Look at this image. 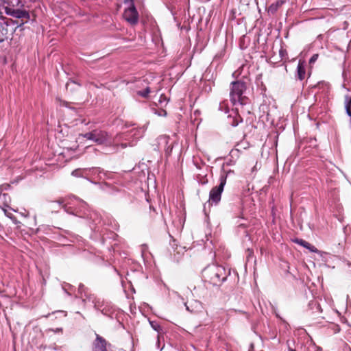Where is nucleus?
I'll list each match as a JSON object with an SVG mask.
<instances>
[{"label": "nucleus", "instance_id": "1", "mask_svg": "<svg viewBox=\"0 0 351 351\" xmlns=\"http://www.w3.org/2000/svg\"><path fill=\"white\" fill-rule=\"evenodd\" d=\"M65 212L79 217L85 218L88 220L89 226L94 232L99 233L104 239V231L106 230L103 226L111 227L113 230L118 228L117 223L111 217L106 216L102 218L100 214L95 210H90L87 204L82 199L75 197L74 200L64 205Z\"/></svg>", "mask_w": 351, "mask_h": 351}, {"label": "nucleus", "instance_id": "2", "mask_svg": "<svg viewBox=\"0 0 351 351\" xmlns=\"http://www.w3.org/2000/svg\"><path fill=\"white\" fill-rule=\"evenodd\" d=\"M82 136L87 140L92 141L99 145H104L110 149L112 152L119 150V143L116 136L112 138L110 134L105 130L95 129L92 131L82 134Z\"/></svg>", "mask_w": 351, "mask_h": 351}, {"label": "nucleus", "instance_id": "3", "mask_svg": "<svg viewBox=\"0 0 351 351\" xmlns=\"http://www.w3.org/2000/svg\"><path fill=\"white\" fill-rule=\"evenodd\" d=\"M230 274L226 269L217 265H211L205 267L202 271L204 281L213 286H220L225 282Z\"/></svg>", "mask_w": 351, "mask_h": 351}, {"label": "nucleus", "instance_id": "4", "mask_svg": "<svg viewBox=\"0 0 351 351\" xmlns=\"http://www.w3.org/2000/svg\"><path fill=\"white\" fill-rule=\"evenodd\" d=\"M85 295L86 299H84L83 302L88 301L91 302L97 311L100 312L102 315L110 319L113 318L115 313V306L111 302L97 298L94 294L88 295L85 293Z\"/></svg>", "mask_w": 351, "mask_h": 351}, {"label": "nucleus", "instance_id": "5", "mask_svg": "<svg viewBox=\"0 0 351 351\" xmlns=\"http://www.w3.org/2000/svg\"><path fill=\"white\" fill-rule=\"evenodd\" d=\"M144 128H133L127 133L118 134L116 135L119 147L125 149L128 147H132L136 142L141 138L145 133Z\"/></svg>", "mask_w": 351, "mask_h": 351}, {"label": "nucleus", "instance_id": "6", "mask_svg": "<svg viewBox=\"0 0 351 351\" xmlns=\"http://www.w3.org/2000/svg\"><path fill=\"white\" fill-rule=\"evenodd\" d=\"M246 90V84L244 82L237 80L230 84V99L234 106L244 105L245 97L243 93Z\"/></svg>", "mask_w": 351, "mask_h": 351}, {"label": "nucleus", "instance_id": "7", "mask_svg": "<svg viewBox=\"0 0 351 351\" xmlns=\"http://www.w3.org/2000/svg\"><path fill=\"white\" fill-rule=\"evenodd\" d=\"M234 171L228 170L224 171L223 170L219 176V184L217 186L212 188L209 193V202L211 204H214L215 205H217L221 201V194L223 191L224 186L226 184L227 178L230 175L233 174Z\"/></svg>", "mask_w": 351, "mask_h": 351}, {"label": "nucleus", "instance_id": "8", "mask_svg": "<svg viewBox=\"0 0 351 351\" xmlns=\"http://www.w3.org/2000/svg\"><path fill=\"white\" fill-rule=\"evenodd\" d=\"M123 18L131 25H136L138 21V13L134 5L128 6L124 10Z\"/></svg>", "mask_w": 351, "mask_h": 351}, {"label": "nucleus", "instance_id": "9", "mask_svg": "<svg viewBox=\"0 0 351 351\" xmlns=\"http://www.w3.org/2000/svg\"><path fill=\"white\" fill-rule=\"evenodd\" d=\"M5 13L16 19H29L30 15L28 11L20 9H14L9 7L5 8Z\"/></svg>", "mask_w": 351, "mask_h": 351}, {"label": "nucleus", "instance_id": "10", "mask_svg": "<svg viewBox=\"0 0 351 351\" xmlns=\"http://www.w3.org/2000/svg\"><path fill=\"white\" fill-rule=\"evenodd\" d=\"M186 310L192 314H199L203 311V305L201 302L193 300L189 302H184Z\"/></svg>", "mask_w": 351, "mask_h": 351}, {"label": "nucleus", "instance_id": "11", "mask_svg": "<svg viewBox=\"0 0 351 351\" xmlns=\"http://www.w3.org/2000/svg\"><path fill=\"white\" fill-rule=\"evenodd\" d=\"M95 339L92 343V351H108L106 340L98 334H95Z\"/></svg>", "mask_w": 351, "mask_h": 351}, {"label": "nucleus", "instance_id": "12", "mask_svg": "<svg viewBox=\"0 0 351 351\" xmlns=\"http://www.w3.org/2000/svg\"><path fill=\"white\" fill-rule=\"evenodd\" d=\"M157 140L158 146L164 149L167 156H170L173 149V145L169 143V137L167 136H160Z\"/></svg>", "mask_w": 351, "mask_h": 351}, {"label": "nucleus", "instance_id": "13", "mask_svg": "<svg viewBox=\"0 0 351 351\" xmlns=\"http://www.w3.org/2000/svg\"><path fill=\"white\" fill-rule=\"evenodd\" d=\"M87 169L88 170H89V176H95L99 179L110 178V175L111 173L109 171H104L103 169L100 167H91Z\"/></svg>", "mask_w": 351, "mask_h": 351}, {"label": "nucleus", "instance_id": "14", "mask_svg": "<svg viewBox=\"0 0 351 351\" xmlns=\"http://www.w3.org/2000/svg\"><path fill=\"white\" fill-rule=\"evenodd\" d=\"M306 64L304 60H300L297 66L295 77L300 81L303 80L306 75Z\"/></svg>", "mask_w": 351, "mask_h": 351}, {"label": "nucleus", "instance_id": "15", "mask_svg": "<svg viewBox=\"0 0 351 351\" xmlns=\"http://www.w3.org/2000/svg\"><path fill=\"white\" fill-rule=\"evenodd\" d=\"M295 243L297 244L304 247V248L308 250L311 252L315 253H319V251L317 249V247L312 244H311L309 242L302 239H295L294 241Z\"/></svg>", "mask_w": 351, "mask_h": 351}, {"label": "nucleus", "instance_id": "16", "mask_svg": "<svg viewBox=\"0 0 351 351\" xmlns=\"http://www.w3.org/2000/svg\"><path fill=\"white\" fill-rule=\"evenodd\" d=\"M289 1V0H276L269 6L267 10L268 12L274 14L282 5L287 3Z\"/></svg>", "mask_w": 351, "mask_h": 351}, {"label": "nucleus", "instance_id": "17", "mask_svg": "<svg viewBox=\"0 0 351 351\" xmlns=\"http://www.w3.org/2000/svg\"><path fill=\"white\" fill-rule=\"evenodd\" d=\"M88 171L89 170H88L87 168L76 169L71 172V175L76 178H86L90 181V180L88 178L90 176Z\"/></svg>", "mask_w": 351, "mask_h": 351}, {"label": "nucleus", "instance_id": "18", "mask_svg": "<svg viewBox=\"0 0 351 351\" xmlns=\"http://www.w3.org/2000/svg\"><path fill=\"white\" fill-rule=\"evenodd\" d=\"M344 107L346 114L350 118L351 123V97L349 95L344 96Z\"/></svg>", "mask_w": 351, "mask_h": 351}, {"label": "nucleus", "instance_id": "19", "mask_svg": "<svg viewBox=\"0 0 351 351\" xmlns=\"http://www.w3.org/2000/svg\"><path fill=\"white\" fill-rule=\"evenodd\" d=\"M0 201L2 202L3 206L8 207L10 203V197L7 193L0 194Z\"/></svg>", "mask_w": 351, "mask_h": 351}, {"label": "nucleus", "instance_id": "20", "mask_svg": "<svg viewBox=\"0 0 351 351\" xmlns=\"http://www.w3.org/2000/svg\"><path fill=\"white\" fill-rule=\"evenodd\" d=\"M149 323L152 329L156 331L158 333H160L162 331V328L158 322L149 319Z\"/></svg>", "mask_w": 351, "mask_h": 351}, {"label": "nucleus", "instance_id": "21", "mask_svg": "<svg viewBox=\"0 0 351 351\" xmlns=\"http://www.w3.org/2000/svg\"><path fill=\"white\" fill-rule=\"evenodd\" d=\"M150 93V88L146 86L145 89L136 90V94L143 98H147Z\"/></svg>", "mask_w": 351, "mask_h": 351}, {"label": "nucleus", "instance_id": "22", "mask_svg": "<svg viewBox=\"0 0 351 351\" xmlns=\"http://www.w3.org/2000/svg\"><path fill=\"white\" fill-rule=\"evenodd\" d=\"M62 202L57 201L54 202H51L49 204V209L51 210V212H53V210L60 209L62 206Z\"/></svg>", "mask_w": 351, "mask_h": 351}, {"label": "nucleus", "instance_id": "23", "mask_svg": "<svg viewBox=\"0 0 351 351\" xmlns=\"http://www.w3.org/2000/svg\"><path fill=\"white\" fill-rule=\"evenodd\" d=\"M168 101H169V99L165 95H163V94L160 95L159 99H158V103L161 106V107L166 106L167 104H168Z\"/></svg>", "mask_w": 351, "mask_h": 351}, {"label": "nucleus", "instance_id": "24", "mask_svg": "<svg viewBox=\"0 0 351 351\" xmlns=\"http://www.w3.org/2000/svg\"><path fill=\"white\" fill-rule=\"evenodd\" d=\"M62 289L66 294H68L69 295H71V292L73 290V287L70 284H65L64 285H62Z\"/></svg>", "mask_w": 351, "mask_h": 351}, {"label": "nucleus", "instance_id": "25", "mask_svg": "<svg viewBox=\"0 0 351 351\" xmlns=\"http://www.w3.org/2000/svg\"><path fill=\"white\" fill-rule=\"evenodd\" d=\"M78 291H79L81 294L84 293V296L85 298H86L85 293H86V294H88H88H90V293L88 291V290H87V289L85 287V286H84L83 284H82V283H80V284L79 285V287H78Z\"/></svg>", "mask_w": 351, "mask_h": 351}, {"label": "nucleus", "instance_id": "26", "mask_svg": "<svg viewBox=\"0 0 351 351\" xmlns=\"http://www.w3.org/2000/svg\"><path fill=\"white\" fill-rule=\"evenodd\" d=\"M308 351H322V349L315 344H311L307 347Z\"/></svg>", "mask_w": 351, "mask_h": 351}, {"label": "nucleus", "instance_id": "27", "mask_svg": "<svg viewBox=\"0 0 351 351\" xmlns=\"http://www.w3.org/2000/svg\"><path fill=\"white\" fill-rule=\"evenodd\" d=\"M154 113L160 117H165L167 115L166 110L162 108H160L159 110L154 109Z\"/></svg>", "mask_w": 351, "mask_h": 351}, {"label": "nucleus", "instance_id": "28", "mask_svg": "<svg viewBox=\"0 0 351 351\" xmlns=\"http://www.w3.org/2000/svg\"><path fill=\"white\" fill-rule=\"evenodd\" d=\"M11 188V186L8 184H4L0 186V194L4 193V191H8Z\"/></svg>", "mask_w": 351, "mask_h": 351}, {"label": "nucleus", "instance_id": "29", "mask_svg": "<svg viewBox=\"0 0 351 351\" xmlns=\"http://www.w3.org/2000/svg\"><path fill=\"white\" fill-rule=\"evenodd\" d=\"M317 58H318V54H313L309 60V63L313 64L315 62L317 61Z\"/></svg>", "mask_w": 351, "mask_h": 351}, {"label": "nucleus", "instance_id": "30", "mask_svg": "<svg viewBox=\"0 0 351 351\" xmlns=\"http://www.w3.org/2000/svg\"><path fill=\"white\" fill-rule=\"evenodd\" d=\"M279 55L281 58L283 59L285 56L287 55V51L285 49H280L279 51Z\"/></svg>", "mask_w": 351, "mask_h": 351}, {"label": "nucleus", "instance_id": "31", "mask_svg": "<svg viewBox=\"0 0 351 351\" xmlns=\"http://www.w3.org/2000/svg\"><path fill=\"white\" fill-rule=\"evenodd\" d=\"M144 84H147V81H145V80H139L136 82L137 86H143Z\"/></svg>", "mask_w": 351, "mask_h": 351}, {"label": "nucleus", "instance_id": "32", "mask_svg": "<svg viewBox=\"0 0 351 351\" xmlns=\"http://www.w3.org/2000/svg\"><path fill=\"white\" fill-rule=\"evenodd\" d=\"M280 320L281 321L282 324L284 325L285 328L286 329H288L289 327V324L282 317H280Z\"/></svg>", "mask_w": 351, "mask_h": 351}, {"label": "nucleus", "instance_id": "33", "mask_svg": "<svg viewBox=\"0 0 351 351\" xmlns=\"http://www.w3.org/2000/svg\"><path fill=\"white\" fill-rule=\"evenodd\" d=\"M124 3L128 5V6H130L132 5H134V0H124Z\"/></svg>", "mask_w": 351, "mask_h": 351}, {"label": "nucleus", "instance_id": "34", "mask_svg": "<svg viewBox=\"0 0 351 351\" xmlns=\"http://www.w3.org/2000/svg\"><path fill=\"white\" fill-rule=\"evenodd\" d=\"M86 149L88 151H93V152H96L97 151V149L93 147H90V146H88L86 147Z\"/></svg>", "mask_w": 351, "mask_h": 351}, {"label": "nucleus", "instance_id": "35", "mask_svg": "<svg viewBox=\"0 0 351 351\" xmlns=\"http://www.w3.org/2000/svg\"><path fill=\"white\" fill-rule=\"evenodd\" d=\"M189 351H196V348L193 345H191L190 348H189Z\"/></svg>", "mask_w": 351, "mask_h": 351}, {"label": "nucleus", "instance_id": "36", "mask_svg": "<svg viewBox=\"0 0 351 351\" xmlns=\"http://www.w3.org/2000/svg\"><path fill=\"white\" fill-rule=\"evenodd\" d=\"M320 84H324V85H326L327 86H328V84L324 82H318L317 86H319Z\"/></svg>", "mask_w": 351, "mask_h": 351}, {"label": "nucleus", "instance_id": "37", "mask_svg": "<svg viewBox=\"0 0 351 351\" xmlns=\"http://www.w3.org/2000/svg\"><path fill=\"white\" fill-rule=\"evenodd\" d=\"M207 182H208V180L206 178H205V180L201 182V184H206Z\"/></svg>", "mask_w": 351, "mask_h": 351}, {"label": "nucleus", "instance_id": "38", "mask_svg": "<svg viewBox=\"0 0 351 351\" xmlns=\"http://www.w3.org/2000/svg\"><path fill=\"white\" fill-rule=\"evenodd\" d=\"M276 316L280 319V317H281L278 313H276Z\"/></svg>", "mask_w": 351, "mask_h": 351}, {"label": "nucleus", "instance_id": "39", "mask_svg": "<svg viewBox=\"0 0 351 351\" xmlns=\"http://www.w3.org/2000/svg\"><path fill=\"white\" fill-rule=\"evenodd\" d=\"M289 351H296L295 349H293L291 348H289Z\"/></svg>", "mask_w": 351, "mask_h": 351}, {"label": "nucleus", "instance_id": "40", "mask_svg": "<svg viewBox=\"0 0 351 351\" xmlns=\"http://www.w3.org/2000/svg\"><path fill=\"white\" fill-rule=\"evenodd\" d=\"M3 38H0V43H3Z\"/></svg>", "mask_w": 351, "mask_h": 351}, {"label": "nucleus", "instance_id": "41", "mask_svg": "<svg viewBox=\"0 0 351 351\" xmlns=\"http://www.w3.org/2000/svg\"><path fill=\"white\" fill-rule=\"evenodd\" d=\"M221 106H222V104H219V109H220V110H221Z\"/></svg>", "mask_w": 351, "mask_h": 351}, {"label": "nucleus", "instance_id": "42", "mask_svg": "<svg viewBox=\"0 0 351 351\" xmlns=\"http://www.w3.org/2000/svg\"><path fill=\"white\" fill-rule=\"evenodd\" d=\"M271 339H275L276 338V335L273 336L271 337Z\"/></svg>", "mask_w": 351, "mask_h": 351}, {"label": "nucleus", "instance_id": "43", "mask_svg": "<svg viewBox=\"0 0 351 351\" xmlns=\"http://www.w3.org/2000/svg\"><path fill=\"white\" fill-rule=\"evenodd\" d=\"M143 248H144V247H147V245H143Z\"/></svg>", "mask_w": 351, "mask_h": 351}, {"label": "nucleus", "instance_id": "44", "mask_svg": "<svg viewBox=\"0 0 351 351\" xmlns=\"http://www.w3.org/2000/svg\"><path fill=\"white\" fill-rule=\"evenodd\" d=\"M2 26H3L2 23H0V27H2Z\"/></svg>", "mask_w": 351, "mask_h": 351}, {"label": "nucleus", "instance_id": "45", "mask_svg": "<svg viewBox=\"0 0 351 351\" xmlns=\"http://www.w3.org/2000/svg\"><path fill=\"white\" fill-rule=\"evenodd\" d=\"M249 351H252V350H249Z\"/></svg>", "mask_w": 351, "mask_h": 351}, {"label": "nucleus", "instance_id": "46", "mask_svg": "<svg viewBox=\"0 0 351 351\" xmlns=\"http://www.w3.org/2000/svg\"><path fill=\"white\" fill-rule=\"evenodd\" d=\"M306 351H308V350H306Z\"/></svg>", "mask_w": 351, "mask_h": 351}]
</instances>
